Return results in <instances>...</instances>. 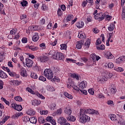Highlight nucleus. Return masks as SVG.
<instances>
[{
  "instance_id": "nucleus-14",
  "label": "nucleus",
  "mask_w": 125,
  "mask_h": 125,
  "mask_svg": "<svg viewBox=\"0 0 125 125\" xmlns=\"http://www.w3.org/2000/svg\"><path fill=\"white\" fill-rule=\"evenodd\" d=\"M20 73L21 76H22V77H26L27 76V71H26V70L24 68L20 70Z\"/></svg>"
},
{
  "instance_id": "nucleus-2",
  "label": "nucleus",
  "mask_w": 125,
  "mask_h": 125,
  "mask_svg": "<svg viewBox=\"0 0 125 125\" xmlns=\"http://www.w3.org/2000/svg\"><path fill=\"white\" fill-rule=\"evenodd\" d=\"M79 122L82 124L88 123L90 121V117L85 114L84 111L80 110L79 113Z\"/></svg>"
},
{
  "instance_id": "nucleus-37",
  "label": "nucleus",
  "mask_w": 125,
  "mask_h": 125,
  "mask_svg": "<svg viewBox=\"0 0 125 125\" xmlns=\"http://www.w3.org/2000/svg\"><path fill=\"white\" fill-rule=\"evenodd\" d=\"M1 100H2V101H3V102H4L5 104H6V105H8V106H9V105H10V103H9V102L6 100V99H4V98L1 97Z\"/></svg>"
},
{
  "instance_id": "nucleus-24",
  "label": "nucleus",
  "mask_w": 125,
  "mask_h": 125,
  "mask_svg": "<svg viewBox=\"0 0 125 125\" xmlns=\"http://www.w3.org/2000/svg\"><path fill=\"white\" fill-rule=\"evenodd\" d=\"M29 121L31 124H36L38 122V120L36 117H34L29 118Z\"/></svg>"
},
{
  "instance_id": "nucleus-47",
  "label": "nucleus",
  "mask_w": 125,
  "mask_h": 125,
  "mask_svg": "<svg viewBox=\"0 0 125 125\" xmlns=\"http://www.w3.org/2000/svg\"><path fill=\"white\" fill-rule=\"evenodd\" d=\"M98 50H104L105 49V45L104 44L101 45L100 46L97 47Z\"/></svg>"
},
{
  "instance_id": "nucleus-20",
  "label": "nucleus",
  "mask_w": 125,
  "mask_h": 125,
  "mask_svg": "<svg viewBox=\"0 0 125 125\" xmlns=\"http://www.w3.org/2000/svg\"><path fill=\"white\" fill-rule=\"evenodd\" d=\"M106 57L107 59H113L114 56L110 52H108L105 54Z\"/></svg>"
},
{
  "instance_id": "nucleus-41",
  "label": "nucleus",
  "mask_w": 125,
  "mask_h": 125,
  "mask_svg": "<svg viewBox=\"0 0 125 125\" xmlns=\"http://www.w3.org/2000/svg\"><path fill=\"white\" fill-rule=\"evenodd\" d=\"M116 92H117V89H116L115 87L111 88L110 92L111 93H112V94H115Z\"/></svg>"
},
{
  "instance_id": "nucleus-42",
  "label": "nucleus",
  "mask_w": 125,
  "mask_h": 125,
  "mask_svg": "<svg viewBox=\"0 0 125 125\" xmlns=\"http://www.w3.org/2000/svg\"><path fill=\"white\" fill-rule=\"evenodd\" d=\"M74 18V16L72 15H68L66 18V21H71L72 19Z\"/></svg>"
},
{
  "instance_id": "nucleus-10",
  "label": "nucleus",
  "mask_w": 125,
  "mask_h": 125,
  "mask_svg": "<svg viewBox=\"0 0 125 125\" xmlns=\"http://www.w3.org/2000/svg\"><path fill=\"white\" fill-rule=\"evenodd\" d=\"M125 56H121L119 58L117 59L116 60V62L117 64H120L121 63H122L123 62H125Z\"/></svg>"
},
{
  "instance_id": "nucleus-3",
  "label": "nucleus",
  "mask_w": 125,
  "mask_h": 125,
  "mask_svg": "<svg viewBox=\"0 0 125 125\" xmlns=\"http://www.w3.org/2000/svg\"><path fill=\"white\" fill-rule=\"evenodd\" d=\"M49 54H52L53 58L56 60H63L64 59L63 53L51 51L49 52Z\"/></svg>"
},
{
  "instance_id": "nucleus-32",
  "label": "nucleus",
  "mask_w": 125,
  "mask_h": 125,
  "mask_svg": "<svg viewBox=\"0 0 125 125\" xmlns=\"http://www.w3.org/2000/svg\"><path fill=\"white\" fill-rule=\"evenodd\" d=\"M51 80V82H52V83H54L55 82H57V83L59 82L60 81V79H59V78H58L57 76H55L54 78H52Z\"/></svg>"
},
{
  "instance_id": "nucleus-53",
  "label": "nucleus",
  "mask_w": 125,
  "mask_h": 125,
  "mask_svg": "<svg viewBox=\"0 0 125 125\" xmlns=\"http://www.w3.org/2000/svg\"><path fill=\"white\" fill-rule=\"evenodd\" d=\"M122 16V19H125V8H123Z\"/></svg>"
},
{
  "instance_id": "nucleus-60",
  "label": "nucleus",
  "mask_w": 125,
  "mask_h": 125,
  "mask_svg": "<svg viewBox=\"0 0 125 125\" xmlns=\"http://www.w3.org/2000/svg\"><path fill=\"white\" fill-rule=\"evenodd\" d=\"M52 120V117L51 116H48L47 117H46V121H47V122H51V121Z\"/></svg>"
},
{
  "instance_id": "nucleus-52",
  "label": "nucleus",
  "mask_w": 125,
  "mask_h": 125,
  "mask_svg": "<svg viewBox=\"0 0 125 125\" xmlns=\"http://www.w3.org/2000/svg\"><path fill=\"white\" fill-rule=\"evenodd\" d=\"M67 45L65 44H61V49H66Z\"/></svg>"
},
{
  "instance_id": "nucleus-56",
  "label": "nucleus",
  "mask_w": 125,
  "mask_h": 125,
  "mask_svg": "<svg viewBox=\"0 0 125 125\" xmlns=\"http://www.w3.org/2000/svg\"><path fill=\"white\" fill-rule=\"evenodd\" d=\"M37 95L38 97H39V98H41V99H45V98H44V97L43 96H42V95L39 93H37Z\"/></svg>"
},
{
  "instance_id": "nucleus-55",
  "label": "nucleus",
  "mask_w": 125,
  "mask_h": 125,
  "mask_svg": "<svg viewBox=\"0 0 125 125\" xmlns=\"http://www.w3.org/2000/svg\"><path fill=\"white\" fill-rule=\"evenodd\" d=\"M18 50H21V49L20 48H18L17 49V50L14 53V57H16V56H17V55H18V53H19V52L18 51Z\"/></svg>"
},
{
  "instance_id": "nucleus-26",
  "label": "nucleus",
  "mask_w": 125,
  "mask_h": 125,
  "mask_svg": "<svg viewBox=\"0 0 125 125\" xmlns=\"http://www.w3.org/2000/svg\"><path fill=\"white\" fill-rule=\"evenodd\" d=\"M64 96H65V97H67V98H68V99H73V96L67 93V92H64Z\"/></svg>"
},
{
  "instance_id": "nucleus-5",
  "label": "nucleus",
  "mask_w": 125,
  "mask_h": 125,
  "mask_svg": "<svg viewBox=\"0 0 125 125\" xmlns=\"http://www.w3.org/2000/svg\"><path fill=\"white\" fill-rule=\"evenodd\" d=\"M80 110L84 111L85 114H95V115H99L98 111L91 109H81Z\"/></svg>"
},
{
  "instance_id": "nucleus-7",
  "label": "nucleus",
  "mask_w": 125,
  "mask_h": 125,
  "mask_svg": "<svg viewBox=\"0 0 125 125\" xmlns=\"http://www.w3.org/2000/svg\"><path fill=\"white\" fill-rule=\"evenodd\" d=\"M105 14L103 13H100L97 14L95 16L94 18L95 19L98 20L100 19V21H102V20H104V19L105 18Z\"/></svg>"
},
{
  "instance_id": "nucleus-57",
  "label": "nucleus",
  "mask_w": 125,
  "mask_h": 125,
  "mask_svg": "<svg viewBox=\"0 0 125 125\" xmlns=\"http://www.w3.org/2000/svg\"><path fill=\"white\" fill-rule=\"evenodd\" d=\"M41 115H47L48 114V110H43L41 113Z\"/></svg>"
},
{
  "instance_id": "nucleus-19",
  "label": "nucleus",
  "mask_w": 125,
  "mask_h": 125,
  "mask_svg": "<svg viewBox=\"0 0 125 125\" xmlns=\"http://www.w3.org/2000/svg\"><path fill=\"white\" fill-rule=\"evenodd\" d=\"M76 26L79 29L83 28L84 26V22L83 21H79L76 23Z\"/></svg>"
},
{
  "instance_id": "nucleus-6",
  "label": "nucleus",
  "mask_w": 125,
  "mask_h": 125,
  "mask_svg": "<svg viewBox=\"0 0 125 125\" xmlns=\"http://www.w3.org/2000/svg\"><path fill=\"white\" fill-rule=\"evenodd\" d=\"M112 77H113V74L112 73L107 72L105 76L102 79H99V82H106L107 81L108 79H111Z\"/></svg>"
},
{
  "instance_id": "nucleus-63",
  "label": "nucleus",
  "mask_w": 125,
  "mask_h": 125,
  "mask_svg": "<svg viewBox=\"0 0 125 125\" xmlns=\"http://www.w3.org/2000/svg\"><path fill=\"white\" fill-rule=\"evenodd\" d=\"M58 15L59 16H61V15H62V11L61 8L59 9L58 10Z\"/></svg>"
},
{
  "instance_id": "nucleus-48",
  "label": "nucleus",
  "mask_w": 125,
  "mask_h": 125,
  "mask_svg": "<svg viewBox=\"0 0 125 125\" xmlns=\"http://www.w3.org/2000/svg\"><path fill=\"white\" fill-rule=\"evenodd\" d=\"M66 60L67 62H73V63H76L77 62V61L70 58H67Z\"/></svg>"
},
{
  "instance_id": "nucleus-43",
  "label": "nucleus",
  "mask_w": 125,
  "mask_h": 125,
  "mask_svg": "<svg viewBox=\"0 0 125 125\" xmlns=\"http://www.w3.org/2000/svg\"><path fill=\"white\" fill-rule=\"evenodd\" d=\"M21 4L22 6H27V4H28V2L26 0H23L22 2H21Z\"/></svg>"
},
{
  "instance_id": "nucleus-62",
  "label": "nucleus",
  "mask_w": 125,
  "mask_h": 125,
  "mask_svg": "<svg viewBox=\"0 0 125 125\" xmlns=\"http://www.w3.org/2000/svg\"><path fill=\"white\" fill-rule=\"evenodd\" d=\"M8 74H9V75L11 76V77H15V75H16V74H15V73H14V72H11V71H10V72H8Z\"/></svg>"
},
{
  "instance_id": "nucleus-17",
  "label": "nucleus",
  "mask_w": 125,
  "mask_h": 125,
  "mask_svg": "<svg viewBox=\"0 0 125 125\" xmlns=\"http://www.w3.org/2000/svg\"><path fill=\"white\" fill-rule=\"evenodd\" d=\"M7 74L2 71L0 72V78L1 79H7Z\"/></svg>"
},
{
  "instance_id": "nucleus-61",
  "label": "nucleus",
  "mask_w": 125,
  "mask_h": 125,
  "mask_svg": "<svg viewBox=\"0 0 125 125\" xmlns=\"http://www.w3.org/2000/svg\"><path fill=\"white\" fill-rule=\"evenodd\" d=\"M88 92H89L90 94H91V95L94 94V91L92 90V89H89L88 90Z\"/></svg>"
},
{
  "instance_id": "nucleus-21",
  "label": "nucleus",
  "mask_w": 125,
  "mask_h": 125,
  "mask_svg": "<svg viewBox=\"0 0 125 125\" xmlns=\"http://www.w3.org/2000/svg\"><path fill=\"white\" fill-rule=\"evenodd\" d=\"M64 113L67 114V115H68V116H70V115L72 114V110L71 108L66 107L64 110Z\"/></svg>"
},
{
  "instance_id": "nucleus-33",
  "label": "nucleus",
  "mask_w": 125,
  "mask_h": 125,
  "mask_svg": "<svg viewBox=\"0 0 125 125\" xmlns=\"http://www.w3.org/2000/svg\"><path fill=\"white\" fill-rule=\"evenodd\" d=\"M84 45L87 48H88V47H89V46L90 45V40L89 39H88L87 40L86 42L84 44Z\"/></svg>"
},
{
  "instance_id": "nucleus-31",
  "label": "nucleus",
  "mask_w": 125,
  "mask_h": 125,
  "mask_svg": "<svg viewBox=\"0 0 125 125\" xmlns=\"http://www.w3.org/2000/svg\"><path fill=\"white\" fill-rule=\"evenodd\" d=\"M71 77H72V78H73V79H76L78 81H79V80H80V76L79 75H78L77 74L74 73V74H71Z\"/></svg>"
},
{
  "instance_id": "nucleus-49",
  "label": "nucleus",
  "mask_w": 125,
  "mask_h": 125,
  "mask_svg": "<svg viewBox=\"0 0 125 125\" xmlns=\"http://www.w3.org/2000/svg\"><path fill=\"white\" fill-rule=\"evenodd\" d=\"M62 108H60L57 110L56 113L57 114V115H61V114H62Z\"/></svg>"
},
{
  "instance_id": "nucleus-50",
  "label": "nucleus",
  "mask_w": 125,
  "mask_h": 125,
  "mask_svg": "<svg viewBox=\"0 0 125 125\" xmlns=\"http://www.w3.org/2000/svg\"><path fill=\"white\" fill-rule=\"evenodd\" d=\"M39 79L40 80V81H42V82H45L46 81V78L42 76H40Z\"/></svg>"
},
{
  "instance_id": "nucleus-30",
  "label": "nucleus",
  "mask_w": 125,
  "mask_h": 125,
  "mask_svg": "<svg viewBox=\"0 0 125 125\" xmlns=\"http://www.w3.org/2000/svg\"><path fill=\"white\" fill-rule=\"evenodd\" d=\"M29 49L32 50V51H36L38 50V47L34 45H31L29 46Z\"/></svg>"
},
{
  "instance_id": "nucleus-27",
  "label": "nucleus",
  "mask_w": 125,
  "mask_h": 125,
  "mask_svg": "<svg viewBox=\"0 0 125 125\" xmlns=\"http://www.w3.org/2000/svg\"><path fill=\"white\" fill-rule=\"evenodd\" d=\"M115 29V24L111 23L110 24L109 26L108 27V30L110 32H112Z\"/></svg>"
},
{
  "instance_id": "nucleus-12",
  "label": "nucleus",
  "mask_w": 125,
  "mask_h": 125,
  "mask_svg": "<svg viewBox=\"0 0 125 125\" xmlns=\"http://www.w3.org/2000/svg\"><path fill=\"white\" fill-rule=\"evenodd\" d=\"M87 85V83L85 81L82 82L79 85L80 88H85Z\"/></svg>"
},
{
  "instance_id": "nucleus-18",
  "label": "nucleus",
  "mask_w": 125,
  "mask_h": 125,
  "mask_svg": "<svg viewBox=\"0 0 125 125\" xmlns=\"http://www.w3.org/2000/svg\"><path fill=\"white\" fill-rule=\"evenodd\" d=\"M41 103V101L38 100H34L32 102V104L34 106H36V105L37 106H39V105H40Z\"/></svg>"
},
{
  "instance_id": "nucleus-35",
  "label": "nucleus",
  "mask_w": 125,
  "mask_h": 125,
  "mask_svg": "<svg viewBox=\"0 0 125 125\" xmlns=\"http://www.w3.org/2000/svg\"><path fill=\"white\" fill-rule=\"evenodd\" d=\"M11 83H12L13 84H14V85H19V84H20V82L18 80H13Z\"/></svg>"
},
{
  "instance_id": "nucleus-59",
  "label": "nucleus",
  "mask_w": 125,
  "mask_h": 125,
  "mask_svg": "<svg viewBox=\"0 0 125 125\" xmlns=\"http://www.w3.org/2000/svg\"><path fill=\"white\" fill-rule=\"evenodd\" d=\"M3 88V81L0 80V89Z\"/></svg>"
},
{
  "instance_id": "nucleus-25",
  "label": "nucleus",
  "mask_w": 125,
  "mask_h": 125,
  "mask_svg": "<svg viewBox=\"0 0 125 125\" xmlns=\"http://www.w3.org/2000/svg\"><path fill=\"white\" fill-rule=\"evenodd\" d=\"M83 43V41H79V42H78V43L76 44V47L78 49H81V48H82V46Z\"/></svg>"
},
{
  "instance_id": "nucleus-36",
  "label": "nucleus",
  "mask_w": 125,
  "mask_h": 125,
  "mask_svg": "<svg viewBox=\"0 0 125 125\" xmlns=\"http://www.w3.org/2000/svg\"><path fill=\"white\" fill-rule=\"evenodd\" d=\"M50 110H55L56 109V104L53 103L50 105Z\"/></svg>"
},
{
  "instance_id": "nucleus-29",
  "label": "nucleus",
  "mask_w": 125,
  "mask_h": 125,
  "mask_svg": "<svg viewBox=\"0 0 125 125\" xmlns=\"http://www.w3.org/2000/svg\"><path fill=\"white\" fill-rule=\"evenodd\" d=\"M47 90H49V91H55V89L52 86L48 85L46 86Z\"/></svg>"
},
{
  "instance_id": "nucleus-9",
  "label": "nucleus",
  "mask_w": 125,
  "mask_h": 125,
  "mask_svg": "<svg viewBox=\"0 0 125 125\" xmlns=\"http://www.w3.org/2000/svg\"><path fill=\"white\" fill-rule=\"evenodd\" d=\"M66 122L67 120L64 117H60L58 119V123L61 125H66Z\"/></svg>"
},
{
  "instance_id": "nucleus-28",
  "label": "nucleus",
  "mask_w": 125,
  "mask_h": 125,
  "mask_svg": "<svg viewBox=\"0 0 125 125\" xmlns=\"http://www.w3.org/2000/svg\"><path fill=\"white\" fill-rule=\"evenodd\" d=\"M114 70H115V71H116L117 72H119V73H121L122 72H124V68H122V67H114Z\"/></svg>"
},
{
  "instance_id": "nucleus-8",
  "label": "nucleus",
  "mask_w": 125,
  "mask_h": 125,
  "mask_svg": "<svg viewBox=\"0 0 125 125\" xmlns=\"http://www.w3.org/2000/svg\"><path fill=\"white\" fill-rule=\"evenodd\" d=\"M26 65L28 68H31L33 66V61L29 58L25 59Z\"/></svg>"
},
{
  "instance_id": "nucleus-51",
  "label": "nucleus",
  "mask_w": 125,
  "mask_h": 125,
  "mask_svg": "<svg viewBox=\"0 0 125 125\" xmlns=\"http://www.w3.org/2000/svg\"><path fill=\"white\" fill-rule=\"evenodd\" d=\"M21 42L23 43H27L28 42V39L27 38H23L22 39Z\"/></svg>"
},
{
  "instance_id": "nucleus-4",
  "label": "nucleus",
  "mask_w": 125,
  "mask_h": 125,
  "mask_svg": "<svg viewBox=\"0 0 125 125\" xmlns=\"http://www.w3.org/2000/svg\"><path fill=\"white\" fill-rule=\"evenodd\" d=\"M44 75L48 80H52L53 79V72L50 69H46L44 71Z\"/></svg>"
},
{
  "instance_id": "nucleus-54",
  "label": "nucleus",
  "mask_w": 125,
  "mask_h": 125,
  "mask_svg": "<svg viewBox=\"0 0 125 125\" xmlns=\"http://www.w3.org/2000/svg\"><path fill=\"white\" fill-rule=\"evenodd\" d=\"M26 18H27V15L25 14H22L20 17V19L21 20H24V19H26Z\"/></svg>"
},
{
  "instance_id": "nucleus-38",
  "label": "nucleus",
  "mask_w": 125,
  "mask_h": 125,
  "mask_svg": "<svg viewBox=\"0 0 125 125\" xmlns=\"http://www.w3.org/2000/svg\"><path fill=\"white\" fill-rule=\"evenodd\" d=\"M14 99L15 100H16V101H19V102H21L22 101V98H21V97L18 96L17 97H14Z\"/></svg>"
},
{
  "instance_id": "nucleus-15",
  "label": "nucleus",
  "mask_w": 125,
  "mask_h": 125,
  "mask_svg": "<svg viewBox=\"0 0 125 125\" xmlns=\"http://www.w3.org/2000/svg\"><path fill=\"white\" fill-rule=\"evenodd\" d=\"M41 62H47L49 60L48 57L46 56H41L40 57Z\"/></svg>"
},
{
  "instance_id": "nucleus-58",
  "label": "nucleus",
  "mask_w": 125,
  "mask_h": 125,
  "mask_svg": "<svg viewBox=\"0 0 125 125\" xmlns=\"http://www.w3.org/2000/svg\"><path fill=\"white\" fill-rule=\"evenodd\" d=\"M87 1L86 0V1H83V2H82V6H83V7H85L86 4H87Z\"/></svg>"
},
{
  "instance_id": "nucleus-16",
  "label": "nucleus",
  "mask_w": 125,
  "mask_h": 125,
  "mask_svg": "<svg viewBox=\"0 0 125 125\" xmlns=\"http://www.w3.org/2000/svg\"><path fill=\"white\" fill-rule=\"evenodd\" d=\"M20 116H23V113L21 112H17L12 117V118L15 120L16 119H18L19 117H20Z\"/></svg>"
},
{
  "instance_id": "nucleus-64",
  "label": "nucleus",
  "mask_w": 125,
  "mask_h": 125,
  "mask_svg": "<svg viewBox=\"0 0 125 125\" xmlns=\"http://www.w3.org/2000/svg\"><path fill=\"white\" fill-rule=\"evenodd\" d=\"M108 67V68H113L114 67V64H113V63L112 62H109L108 64H107Z\"/></svg>"
},
{
  "instance_id": "nucleus-40",
  "label": "nucleus",
  "mask_w": 125,
  "mask_h": 125,
  "mask_svg": "<svg viewBox=\"0 0 125 125\" xmlns=\"http://www.w3.org/2000/svg\"><path fill=\"white\" fill-rule=\"evenodd\" d=\"M32 30L33 31H38L39 30V26L38 25H33L31 27Z\"/></svg>"
},
{
  "instance_id": "nucleus-13",
  "label": "nucleus",
  "mask_w": 125,
  "mask_h": 125,
  "mask_svg": "<svg viewBox=\"0 0 125 125\" xmlns=\"http://www.w3.org/2000/svg\"><path fill=\"white\" fill-rule=\"evenodd\" d=\"M66 120L70 122H76V117L73 115H69L66 117Z\"/></svg>"
},
{
  "instance_id": "nucleus-46",
  "label": "nucleus",
  "mask_w": 125,
  "mask_h": 125,
  "mask_svg": "<svg viewBox=\"0 0 125 125\" xmlns=\"http://www.w3.org/2000/svg\"><path fill=\"white\" fill-rule=\"evenodd\" d=\"M17 33V29H13L12 30L10 31V34L11 35H15Z\"/></svg>"
},
{
  "instance_id": "nucleus-23",
  "label": "nucleus",
  "mask_w": 125,
  "mask_h": 125,
  "mask_svg": "<svg viewBox=\"0 0 125 125\" xmlns=\"http://www.w3.org/2000/svg\"><path fill=\"white\" fill-rule=\"evenodd\" d=\"M78 38L79 39H81V40H83V39H85V38H86V36H85V34L84 33H81L79 32Z\"/></svg>"
},
{
  "instance_id": "nucleus-22",
  "label": "nucleus",
  "mask_w": 125,
  "mask_h": 125,
  "mask_svg": "<svg viewBox=\"0 0 125 125\" xmlns=\"http://www.w3.org/2000/svg\"><path fill=\"white\" fill-rule=\"evenodd\" d=\"M27 114L29 116H34L36 114V111L33 109H29L27 111Z\"/></svg>"
},
{
  "instance_id": "nucleus-11",
  "label": "nucleus",
  "mask_w": 125,
  "mask_h": 125,
  "mask_svg": "<svg viewBox=\"0 0 125 125\" xmlns=\"http://www.w3.org/2000/svg\"><path fill=\"white\" fill-rule=\"evenodd\" d=\"M40 39V36H39V34L37 33H34L33 37H32V41L35 42H37L39 41Z\"/></svg>"
},
{
  "instance_id": "nucleus-39",
  "label": "nucleus",
  "mask_w": 125,
  "mask_h": 125,
  "mask_svg": "<svg viewBox=\"0 0 125 125\" xmlns=\"http://www.w3.org/2000/svg\"><path fill=\"white\" fill-rule=\"evenodd\" d=\"M16 110L19 111H22V106L20 104H17V107H16Z\"/></svg>"
},
{
  "instance_id": "nucleus-34",
  "label": "nucleus",
  "mask_w": 125,
  "mask_h": 125,
  "mask_svg": "<svg viewBox=\"0 0 125 125\" xmlns=\"http://www.w3.org/2000/svg\"><path fill=\"white\" fill-rule=\"evenodd\" d=\"M22 120L23 122L27 123V122H29V121H30V118H29L28 116H24L22 118Z\"/></svg>"
},
{
  "instance_id": "nucleus-45",
  "label": "nucleus",
  "mask_w": 125,
  "mask_h": 125,
  "mask_svg": "<svg viewBox=\"0 0 125 125\" xmlns=\"http://www.w3.org/2000/svg\"><path fill=\"white\" fill-rule=\"evenodd\" d=\"M91 57L94 62L96 61V55L95 54H92L91 55Z\"/></svg>"
},
{
  "instance_id": "nucleus-1",
  "label": "nucleus",
  "mask_w": 125,
  "mask_h": 125,
  "mask_svg": "<svg viewBox=\"0 0 125 125\" xmlns=\"http://www.w3.org/2000/svg\"><path fill=\"white\" fill-rule=\"evenodd\" d=\"M110 118L111 121H114L116 124L125 125V121L122 118V115L111 114L110 115Z\"/></svg>"
},
{
  "instance_id": "nucleus-44",
  "label": "nucleus",
  "mask_w": 125,
  "mask_h": 125,
  "mask_svg": "<svg viewBox=\"0 0 125 125\" xmlns=\"http://www.w3.org/2000/svg\"><path fill=\"white\" fill-rule=\"evenodd\" d=\"M31 77L32 79H38V75L37 74L33 73L31 74Z\"/></svg>"
}]
</instances>
